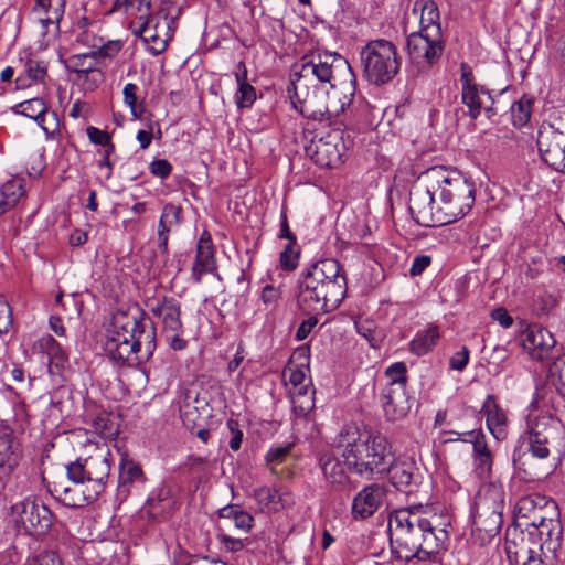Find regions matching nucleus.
I'll use <instances>...</instances> for the list:
<instances>
[{"instance_id": "obj_2", "label": "nucleus", "mask_w": 565, "mask_h": 565, "mask_svg": "<svg viewBox=\"0 0 565 565\" xmlns=\"http://www.w3.org/2000/svg\"><path fill=\"white\" fill-rule=\"evenodd\" d=\"M420 184L409 194L412 218L420 226L437 227L454 223L472 209L475 183L456 170L435 166L424 171Z\"/></svg>"}, {"instance_id": "obj_22", "label": "nucleus", "mask_w": 565, "mask_h": 565, "mask_svg": "<svg viewBox=\"0 0 565 565\" xmlns=\"http://www.w3.org/2000/svg\"><path fill=\"white\" fill-rule=\"evenodd\" d=\"M51 492L67 508H82L95 502L100 495L85 482H73L66 486L64 482H54Z\"/></svg>"}, {"instance_id": "obj_52", "label": "nucleus", "mask_w": 565, "mask_h": 565, "mask_svg": "<svg viewBox=\"0 0 565 565\" xmlns=\"http://www.w3.org/2000/svg\"><path fill=\"white\" fill-rule=\"evenodd\" d=\"M93 427L105 438L113 437L118 433V429L110 419L109 414L106 413H100L93 419Z\"/></svg>"}, {"instance_id": "obj_16", "label": "nucleus", "mask_w": 565, "mask_h": 565, "mask_svg": "<svg viewBox=\"0 0 565 565\" xmlns=\"http://www.w3.org/2000/svg\"><path fill=\"white\" fill-rule=\"evenodd\" d=\"M384 475H387L391 484L397 491L406 495L417 493L424 481L420 469L414 460L408 458L394 457Z\"/></svg>"}, {"instance_id": "obj_34", "label": "nucleus", "mask_w": 565, "mask_h": 565, "mask_svg": "<svg viewBox=\"0 0 565 565\" xmlns=\"http://www.w3.org/2000/svg\"><path fill=\"white\" fill-rule=\"evenodd\" d=\"M440 339L437 326H429L423 331H418L414 339L408 343V350L416 356H423L430 352Z\"/></svg>"}, {"instance_id": "obj_42", "label": "nucleus", "mask_w": 565, "mask_h": 565, "mask_svg": "<svg viewBox=\"0 0 565 565\" xmlns=\"http://www.w3.org/2000/svg\"><path fill=\"white\" fill-rule=\"evenodd\" d=\"M50 405L58 411L61 414H70L73 405V393L70 387L65 385L57 386L50 396Z\"/></svg>"}, {"instance_id": "obj_57", "label": "nucleus", "mask_w": 565, "mask_h": 565, "mask_svg": "<svg viewBox=\"0 0 565 565\" xmlns=\"http://www.w3.org/2000/svg\"><path fill=\"white\" fill-rule=\"evenodd\" d=\"M205 462H206V459L203 458V457H199V456H194V455H190L188 456V458L185 459L184 462H182L180 466H179V470L183 473V475H192V473H200L203 471L204 469V466H205Z\"/></svg>"}, {"instance_id": "obj_28", "label": "nucleus", "mask_w": 565, "mask_h": 565, "mask_svg": "<svg viewBox=\"0 0 565 565\" xmlns=\"http://www.w3.org/2000/svg\"><path fill=\"white\" fill-rule=\"evenodd\" d=\"M480 413L486 416V425L491 435L498 440H503L508 435V417L499 406L494 395H488L482 404Z\"/></svg>"}, {"instance_id": "obj_49", "label": "nucleus", "mask_w": 565, "mask_h": 565, "mask_svg": "<svg viewBox=\"0 0 565 565\" xmlns=\"http://www.w3.org/2000/svg\"><path fill=\"white\" fill-rule=\"evenodd\" d=\"M300 257V249L297 245L287 244L279 255L280 268L285 271H292L297 268Z\"/></svg>"}, {"instance_id": "obj_47", "label": "nucleus", "mask_w": 565, "mask_h": 565, "mask_svg": "<svg viewBox=\"0 0 565 565\" xmlns=\"http://www.w3.org/2000/svg\"><path fill=\"white\" fill-rule=\"evenodd\" d=\"M0 192L4 194L6 199H9L15 205L20 199L25 194V183L23 179L14 178L1 186Z\"/></svg>"}, {"instance_id": "obj_59", "label": "nucleus", "mask_w": 565, "mask_h": 565, "mask_svg": "<svg viewBox=\"0 0 565 565\" xmlns=\"http://www.w3.org/2000/svg\"><path fill=\"white\" fill-rule=\"evenodd\" d=\"M86 135L89 141L96 146L104 147L113 142L111 134L107 132L106 130H100L94 126H88L86 128Z\"/></svg>"}, {"instance_id": "obj_53", "label": "nucleus", "mask_w": 565, "mask_h": 565, "mask_svg": "<svg viewBox=\"0 0 565 565\" xmlns=\"http://www.w3.org/2000/svg\"><path fill=\"white\" fill-rule=\"evenodd\" d=\"M13 326L12 309L9 302L0 295V334L8 333Z\"/></svg>"}, {"instance_id": "obj_13", "label": "nucleus", "mask_w": 565, "mask_h": 565, "mask_svg": "<svg viewBox=\"0 0 565 565\" xmlns=\"http://www.w3.org/2000/svg\"><path fill=\"white\" fill-rule=\"evenodd\" d=\"M12 509L18 515V523L29 535H44L53 524V513L44 503L25 499L14 504Z\"/></svg>"}, {"instance_id": "obj_36", "label": "nucleus", "mask_w": 565, "mask_h": 565, "mask_svg": "<svg viewBox=\"0 0 565 565\" xmlns=\"http://www.w3.org/2000/svg\"><path fill=\"white\" fill-rule=\"evenodd\" d=\"M66 0H35L34 9H40L45 13L41 21L46 24H58L63 19Z\"/></svg>"}, {"instance_id": "obj_35", "label": "nucleus", "mask_w": 565, "mask_h": 565, "mask_svg": "<svg viewBox=\"0 0 565 565\" xmlns=\"http://www.w3.org/2000/svg\"><path fill=\"white\" fill-rule=\"evenodd\" d=\"M13 110L17 114H21L25 117L34 119L43 128L44 131H47V129L43 126L45 116L47 114V106L42 98L24 100L17 105Z\"/></svg>"}, {"instance_id": "obj_56", "label": "nucleus", "mask_w": 565, "mask_h": 565, "mask_svg": "<svg viewBox=\"0 0 565 565\" xmlns=\"http://www.w3.org/2000/svg\"><path fill=\"white\" fill-rule=\"evenodd\" d=\"M294 448L292 443L271 447L266 454L267 463H281Z\"/></svg>"}, {"instance_id": "obj_61", "label": "nucleus", "mask_w": 565, "mask_h": 565, "mask_svg": "<svg viewBox=\"0 0 565 565\" xmlns=\"http://www.w3.org/2000/svg\"><path fill=\"white\" fill-rule=\"evenodd\" d=\"M23 565H63L61 557L54 552H44L29 558Z\"/></svg>"}, {"instance_id": "obj_64", "label": "nucleus", "mask_w": 565, "mask_h": 565, "mask_svg": "<svg viewBox=\"0 0 565 565\" xmlns=\"http://www.w3.org/2000/svg\"><path fill=\"white\" fill-rule=\"evenodd\" d=\"M309 315H310L309 318L303 320L296 331L295 338L297 341L305 340L310 334L312 329L318 324V318H317L318 315H316V313H309Z\"/></svg>"}, {"instance_id": "obj_26", "label": "nucleus", "mask_w": 565, "mask_h": 565, "mask_svg": "<svg viewBox=\"0 0 565 565\" xmlns=\"http://www.w3.org/2000/svg\"><path fill=\"white\" fill-rule=\"evenodd\" d=\"M177 507V498L173 488L162 483L151 493L146 502L145 510L151 520L168 518Z\"/></svg>"}, {"instance_id": "obj_8", "label": "nucleus", "mask_w": 565, "mask_h": 565, "mask_svg": "<svg viewBox=\"0 0 565 565\" xmlns=\"http://www.w3.org/2000/svg\"><path fill=\"white\" fill-rule=\"evenodd\" d=\"M360 63L363 78L372 85L383 86L399 73L402 56L393 42L376 39L361 49Z\"/></svg>"}, {"instance_id": "obj_11", "label": "nucleus", "mask_w": 565, "mask_h": 565, "mask_svg": "<svg viewBox=\"0 0 565 565\" xmlns=\"http://www.w3.org/2000/svg\"><path fill=\"white\" fill-rule=\"evenodd\" d=\"M109 450H98L84 459L66 465L67 479L71 482H85L102 494L110 475Z\"/></svg>"}, {"instance_id": "obj_41", "label": "nucleus", "mask_w": 565, "mask_h": 565, "mask_svg": "<svg viewBox=\"0 0 565 565\" xmlns=\"http://www.w3.org/2000/svg\"><path fill=\"white\" fill-rule=\"evenodd\" d=\"M146 480L143 471L137 462L131 459H122L119 467V484L125 487L132 482H143Z\"/></svg>"}, {"instance_id": "obj_58", "label": "nucleus", "mask_w": 565, "mask_h": 565, "mask_svg": "<svg viewBox=\"0 0 565 565\" xmlns=\"http://www.w3.org/2000/svg\"><path fill=\"white\" fill-rule=\"evenodd\" d=\"M226 427L231 433V439L228 441V446L233 451H237L241 448L243 441V431L239 428L238 420L234 418H230L226 422Z\"/></svg>"}, {"instance_id": "obj_17", "label": "nucleus", "mask_w": 565, "mask_h": 565, "mask_svg": "<svg viewBox=\"0 0 565 565\" xmlns=\"http://www.w3.org/2000/svg\"><path fill=\"white\" fill-rule=\"evenodd\" d=\"M387 492V487L383 483L364 486L352 500V519L364 521L373 516L385 503Z\"/></svg>"}, {"instance_id": "obj_39", "label": "nucleus", "mask_w": 565, "mask_h": 565, "mask_svg": "<svg viewBox=\"0 0 565 565\" xmlns=\"http://www.w3.org/2000/svg\"><path fill=\"white\" fill-rule=\"evenodd\" d=\"M253 498L255 499L260 511H277L281 500V497L278 494L277 490L266 486L254 489Z\"/></svg>"}, {"instance_id": "obj_9", "label": "nucleus", "mask_w": 565, "mask_h": 565, "mask_svg": "<svg viewBox=\"0 0 565 565\" xmlns=\"http://www.w3.org/2000/svg\"><path fill=\"white\" fill-rule=\"evenodd\" d=\"M348 111H339L337 115L330 114L329 120L312 119L321 128H330L326 134L321 132L311 143L306 147L307 156L320 168H337L343 162L345 153V143L343 140L342 127L345 126Z\"/></svg>"}, {"instance_id": "obj_15", "label": "nucleus", "mask_w": 565, "mask_h": 565, "mask_svg": "<svg viewBox=\"0 0 565 565\" xmlns=\"http://www.w3.org/2000/svg\"><path fill=\"white\" fill-rule=\"evenodd\" d=\"M32 352L47 360V372L58 382L66 381L70 370L68 354L62 344L52 335L44 334L32 344Z\"/></svg>"}, {"instance_id": "obj_1", "label": "nucleus", "mask_w": 565, "mask_h": 565, "mask_svg": "<svg viewBox=\"0 0 565 565\" xmlns=\"http://www.w3.org/2000/svg\"><path fill=\"white\" fill-rule=\"evenodd\" d=\"M354 75L349 62L338 53L318 54L303 62L294 74L291 103L303 117L329 120L330 114L351 111Z\"/></svg>"}, {"instance_id": "obj_21", "label": "nucleus", "mask_w": 565, "mask_h": 565, "mask_svg": "<svg viewBox=\"0 0 565 565\" xmlns=\"http://www.w3.org/2000/svg\"><path fill=\"white\" fill-rule=\"evenodd\" d=\"M521 343L532 359L544 361L548 358L556 341L547 329L539 324H530L521 334Z\"/></svg>"}, {"instance_id": "obj_7", "label": "nucleus", "mask_w": 565, "mask_h": 565, "mask_svg": "<svg viewBox=\"0 0 565 565\" xmlns=\"http://www.w3.org/2000/svg\"><path fill=\"white\" fill-rule=\"evenodd\" d=\"M340 436L341 443L345 444L342 457L347 459L349 471L366 480L387 471L395 455L392 441L385 435L360 433L356 426L348 425Z\"/></svg>"}, {"instance_id": "obj_31", "label": "nucleus", "mask_w": 565, "mask_h": 565, "mask_svg": "<svg viewBox=\"0 0 565 565\" xmlns=\"http://www.w3.org/2000/svg\"><path fill=\"white\" fill-rule=\"evenodd\" d=\"M417 10L420 11V29L418 32L433 36L443 35L437 3L434 0H416L413 11L416 12Z\"/></svg>"}, {"instance_id": "obj_27", "label": "nucleus", "mask_w": 565, "mask_h": 565, "mask_svg": "<svg viewBox=\"0 0 565 565\" xmlns=\"http://www.w3.org/2000/svg\"><path fill=\"white\" fill-rule=\"evenodd\" d=\"M326 481L335 490H344L350 484V477L347 472V459L343 461L332 454H324L319 460Z\"/></svg>"}, {"instance_id": "obj_19", "label": "nucleus", "mask_w": 565, "mask_h": 565, "mask_svg": "<svg viewBox=\"0 0 565 565\" xmlns=\"http://www.w3.org/2000/svg\"><path fill=\"white\" fill-rule=\"evenodd\" d=\"M462 435L469 437L472 444V463L473 471L481 480L489 479L492 476L494 455L490 449L487 437L481 429L465 431Z\"/></svg>"}, {"instance_id": "obj_38", "label": "nucleus", "mask_w": 565, "mask_h": 565, "mask_svg": "<svg viewBox=\"0 0 565 565\" xmlns=\"http://www.w3.org/2000/svg\"><path fill=\"white\" fill-rule=\"evenodd\" d=\"M100 61L95 56L93 51L74 54L65 61V67L68 72L74 73L75 76L81 74L82 70L88 72L89 70L98 67Z\"/></svg>"}, {"instance_id": "obj_4", "label": "nucleus", "mask_w": 565, "mask_h": 565, "mask_svg": "<svg viewBox=\"0 0 565 565\" xmlns=\"http://www.w3.org/2000/svg\"><path fill=\"white\" fill-rule=\"evenodd\" d=\"M156 329L138 305L119 308L106 328L105 352L117 365L148 361L156 350Z\"/></svg>"}, {"instance_id": "obj_44", "label": "nucleus", "mask_w": 565, "mask_h": 565, "mask_svg": "<svg viewBox=\"0 0 565 565\" xmlns=\"http://www.w3.org/2000/svg\"><path fill=\"white\" fill-rule=\"evenodd\" d=\"M104 73L100 66L89 70L88 72H81L75 76V82L79 85L81 89L85 93L94 92L104 82Z\"/></svg>"}, {"instance_id": "obj_3", "label": "nucleus", "mask_w": 565, "mask_h": 565, "mask_svg": "<svg viewBox=\"0 0 565 565\" xmlns=\"http://www.w3.org/2000/svg\"><path fill=\"white\" fill-rule=\"evenodd\" d=\"M449 526L448 516L422 504L394 510L388 516L392 556L406 563L435 561L449 545Z\"/></svg>"}, {"instance_id": "obj_55", "label": "nucleus", "mask_w": 565, "mask_h": 565, "mask_svg": "<svg viewBox=\"0 0 565 565\" xmlns=\"http://www.w3.org/2000/svg\"><path fill=\"white\" fill-rule=\"evenodd\" d=\"M103 148L104 150L100 152V159L97 162V167L99 169H107L106 179H110L115 167V162L113 161L111 157L116 152V146L114 142H111L107 146H104Z\"/></svg>"}, {"instance_id": "obj_23", "label": "nucleus", "mask_w": 565, "mask_h": 565, "mask_svg": "<svg viewBox=\"0 0 565 565\" xmlns=\"http://www.w3.org/2000/svg\"><path fill=\"white\" fill-rule=\"evenodd\" d=\"M504 551L510 565H550L543 558L542 545L532 547L524 536L520 540L505 539Z\"/></svg>"}, {"instance_id": "obj_62", "label": "nucleus", "mask_w": 565, "mask_h": 565, "mask_svg": "<svg viewBox=\"0 0 565 565\" xmlns=\"http://www.w3.org/2000/svg\"><path fill=\"white\" fill-rule=\"evenodd\" d=\"M469 349L463 345L459 351L455 352L449 360V366L455 371H463L469 363Z\"/></svg>"}, {"instance_id": "obj_24", "label": "nucleus", "mask_w": 565, "mask_h": 565, "mask_svg": "<svg viewBox=\"0 0 565 565\" xmlns=\"http://www.w3.org/2000/svg\"><path fill=\"white\" fill-rule=\"evenodd\" d=\"M461 100L468 107V114L471 119H477L482 110L487 114L488 118L498 115L500 111L490 92L481 85L473 89L468 88L466 92H461Z\"/></svg>"}, {"instance_id": "obj_63", "label": "nucleus", "mask_w": 565, "mask_h": 565, "mask_svg": "<svg viewBox=\"0 0 565 565\" xmlns=\"http://www.w3.org/2000/svg\"><path fill=\"white\" fill-rule=\"evenodd\" d=\"M431 262L433 258L429 255L420 254L415 256L409 268L411 277L420 276L431 265Z\"/></svg>"}, {"instance_id": "obj_37", "label": "nucleus", "mask_w": 565, "mask_h": 565, "mask_svg": "<svg viewBox=\"0 0 565 565\" xmlns=\"http://www.w3.org/2000/svg\"><path fill=\"white\" fill-rule=\"evenodd\" d=\"M533 98L523 95L519 100L512 103L511 120L515 128L524 127L531 119Z\"/></svg>"}, {"instance_id": "obj_60", "label": "nucleus", "mask_w": 565, "mask_h": 565, "mask_svg": "<svg viewBox=\"0 0 565 565\" xmlns=\"http://www.w3.org/2000/svg\"><path fill=\"white\" fill-rule=\"evenodd\" d=\"M149 171L152 175L167 179L172 172V164L167 159H154L149 164Z\"/></svg>"}, {"instance_id": "obj_33", "label": "nucleus", "mask_w": 565, "mask_h": 565, "mask_svg": "<svg viewBox=\"0 0 565 565\" xmlns=\"http://www.w3.org/2000/svg\"><path fill=\"white\" fill-rule=\"evenodd\" d=\"M540 508L554 511L557 510V504L554 500H547L545 495L532 493L518 500L514 507L515 518L516 520H526Z\"/></svg>"}, {"instance_id": "obj_48", "label": "nucleus", "mask_w": 565, "mask_h": 565, "mask_svg": "<svg viewBox=\"0 0 565 565\" xmlns=\"http://www.w3.org/2000/svg\"><path fill=\"white\" fill-rule=\"evenodd\" d=\"M386 377L390 379V383L386 386H406L408 376H407V366L405 362H395L391 364L385 370Z\"/></svg>"}, {"instance_id": "obj_25", "label": "nucleus", "mask_w": 565, "mask_h": 565, "mask_svg": "<svg viewBox=\"0 0 565 565\" xmlns=\"http://www.w3.org/2000/svg\"><path fill=\"white\" fill-rule=\"evenodd\" d=\"M385 416L388 420L404 418L411 411V398L406 393V386H385L381 397Z\"/></svg>"}, {"instance_id": "obj_12", "label": "nucleus", "mask_w": 565, "mask_h": 565, "mask_svg": "<svg viewBox=\"0 0 565 565\" xmlns=\"http://www.w3.org/2000/svg\"><path fill=\"white\" fill-rule=\"evenodd\" d=\"M151 313L159 318L166 340L173 350H183L188 341L182 338L181 302L172 296H162L149 302Z\"/></svg>"}, {"instance_id": "obj_6", "label": "nucleus", "mask_w": 565, "mask_h": 565, "mask_svg": "<svg viewBox=\"0 0 565 565\" xmlns=\"http://www.w3.org/2000/svg\"><path fill=\"white\" fill-rule=\"evenodd\" d=\"M297 285L298 302L303 313L324 315L338 309L348 290L345 270L333 258L306 266Z\"/></svg>"}, {"instance_id": "obj_46", "label": "nucleus", "mask_w": 565, "mask_h": 565, "mask_svg": "<svg viewBox=\"0 0 565 565\" xmlns=\"http://www.w3.org/2000/svg\"><path fill=\"white\" fill-rule=\"evenodd\" d=\"M292 398V408L297 414L306 415L315 407L312 396H308L309 386L301 384L298 386Z\"/></svg>"}, {"instance_id": "obj_29", "label": "nucleus", "mask_w": 565, "mask_h": 565, "mask_svg": "<svg viewBox=\"0 0 565 565\" xmlns=\"http://www.w3.org/2000/svg\"><path fill=\"white\" fill-rule=\"evenodd\" d=\"M183 210L180 205L167 203L163 205L158 224V248L163 255L169 254V234L182 223Z\"/></svg>"}, {"instance_id": "obj_14", "label": "nucleus", "mask_w": 565, "mask_h": 565, "mask_svg": "<svg viewBox=\"0 0 565 565\" xmlns=\"http://www.w3.org/2000/svg\"><path fill=\"white\" fill-rule=\"evenodd\" d=\"M407 52L411 61L416 64L433 66L438 63L445 51L444 35L433 36L413 32L407 36Z\"/></svg>"}, {"instance_id": "obj_10", "label": "nucleus", "mask_w": 565, "mask_h": 565, "mask_svg": "<svg viewBox=\"0 0 565 565\" xmlns=\"http://www.w3.org/2000/svg\"><path fill=\"white\" fill-rule=\"evenodd\" d=\"M23 458L14 429L0 419V498L7 500L21 491L19 465Z\"/></svg>"}, {"instance_id": "obj_32", "label": "nucleus", "mask_w": 565, "mask_h": 565, "mask_svg": "<svg viewBox=\"0 0 565 565\" xmlns=\"http://www.w3.org/2000/svg\"><path fill=\"white\" fill-rule=\"evenodd\" d=\"M502 524V514L473 508L472 527L473 531L483 533V539L494 537L500 532Z\"/></svg>"}, {"instance_id": "obj_50", "label": "nucleus", "mask_w": 565, "mask_h": 565, "mask_svg": "<svg viewBox=\"0 0 565 565\" xmlns=\"http://www.w3.org/2000/svg\"><path fill=\"white\" fill-rule=\"evenodd\" d=\"M137 90L138 86L134 83H128L125 85L122 94H124V102L126 105L129 106L131 115L134 118H141L142 114L145 113V106L137 105Z\"/></svg>"}, {"instance_id": "obj_20", "label": "nucleus", "mask_w": 565, "mask_h": 565, "mask_svg": "<svg viewBox=\"0 0 565 565\" xmlns=\"http://www.w3.org/2000/svg\"><path fill=\"white\" fill-rule=\"evenodd\" d=\"M216 249L209 231L204 230L196 243L195 258L191 268V277L200 284L206 274H214L217 270Z\"/></svg>"}, {"instance_id": "obj_40", "label": "nucleus", "mask_w": 565, "mask_h": 565, "mask_svg": "<svg viewBox=\"0 0 565 565\" xmlns=\"http://www.w3.org/2000/svg\"><path fill=\"white\" fill-rule=\"evenodd\" d=\"M152 0H131V6L136 4V9L139 12H143L138 20L141 22L139 30L136 32L139 36H145L146 33L150 32L151 26L154 30L158 28L159 22L156 19V15L150 12Z\"/></svg>"}, {"instance_id": "obj_54", "label": "nucleus", "mask_w": 565, "mask_h": 565, "mask_svg": "<svg viewBox=\"0 0 565 565\" xmlns=\"http://www.w3.org/2000/svg\"><path fill=\"white\" fill-rule=\"evenodd\" d=\"M25 73L31 81L43 82L47 74V67L43 62L30 58L25 63Z\"/></svg>"}, {"instance_id": "obj_30", "label": "nucleus", "mask_w": 565, "mask_h": 565, "mask_svg": "<svg viewBox=\"0 0 565 565\" xmlns=\"http://www.w3.org/2000/svg\"><path fill=\"white\" fill-rule=\"evenodd\" d=\"M504 499L503 486L497 482H488L479 489L475 500V508L503 515Z\"/></svg>"}, {"instance_id": "obj_51", "label": "nucleus", "mask_w": 565, "mask_h": 565, "mask_svg": "<svg viewBox=\"0 0 565 565\" xmlns=\"http://www.w3.org/2000/svg\"><path fill=\"white\" fill-rule=\"evenodd\" d=\"M234 99L238 109L250 108L256 100L255 87L252 84L237 86Z\"/></svg>"}, {"instance_id": "obj_43", "label": "nucleus", "mask_w": 565, "mask_h": 565, "mask_svg": "<svg viewBox=\"0 0 565 565\" xmlns=\"http://www.w3.org/2000/svg\"><path fill=\"white\" fill-rule=\"evenodd\" d=\"M544 521L545 522L536 526L540 540L543 542L552 541L553 539L557 540L561 534V522L557 510L551 511V515Z\"/></svg>"}, {"instance_id": "obj_5", "label": "nucleus", "mask_w": 565, "mask_h": 565, "mask_svg": "<svg viewBox=\"0 0 565 565\" xmlns=\"http://www.w3.org/2000/svg\"><path fill=\"white\" fill-rule=\"evenodd\" d=\"M565 431L552 417H536L526 422L512 455L515 472L525 481H535L548 475L543 463L552 455L559 456L564 448Z\"/></svg>"}, {"instance_id": "obj_18", "label": "nucleus", "mask_w": 565, "mask_h": 565, "mask_svg": "<svg viewBox=\"0 0 565 565\" xmlns=\"http://www.w3.org/2000/svg\"><path fill=\"white\" fill-rule=\"evenodd\" d=\"M537 148L542 160L553 170L565 174V137L551 128H541Z\"/></svg>"}, {"instance_id": "obj_45", "label": "nucleus", "mask_w": 565, "mask_h": 565, "mask_svg": "<svg viewBox=\"0 0 565 565\" xmlns=\"http://www.w3.org/2000/svg\"><path fill=\"white\" fill-rule=\"evenodd\" d=\"M550 376L557 393L565 399V353L552 362Z\"/></svg>"}]
</instances>
